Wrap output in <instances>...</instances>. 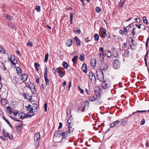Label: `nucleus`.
<instances>
[{"label":"nucleus","mask_w":149,"mask_h":149,"mask_svg":"<svg viewBox=\"0 0 149 149\" xmlns=\"http://www.w3.org/2000/svg\"><path fill=\"white\" fill-rule=\"evenodd\" d=\"M96 75L97 78L101 81H103L104 80V74L102 71L100 69H97L96 70Z\"/></svg>","instance_id":"nucleus-1"},{"label":"nucleus","mask_w":149,"mask_h":149,"mask_svg":"<svg viewBox=\"0 0 149 149\" xmlns=\"http://www.w3.org/2000/svg\"><path fill=\"white\" fill-rule=\"evenodd\" d=\"M40 138V134L39 133H37L35 134L34 139L35 144L36 148H38L39 146Z\"/></svg>","instance_id":"nucleus-2"},{"label":"nucleus","mask_w":149,"mask_h":149,"mask_svg":"<svg viewBox=\"0 0 149 149\" xmlns=\"http://www.w3.org/2000/svg\"><path fill=\"white\" fill-rule=\"evenodd\" d=\"M69 130L66 131L65 132H62V134H61V136L62 138H65L67 137L69 134L72 133L73 131V129L72 127H68Z\"/></svg>","instance_id":"nucleus-3"},{"label":"nucleus","mask_w":149,"mask_h":149,"mask_svg":"<svg viewBox=\"0 0 149 149\" xmlns=\"http://www.w3.org/2000/svg\"><path fill=\"white\" fill-rule=\"evenodd\" d=\"M48 72V69L47 67H45V72L44 73V77L46 82V85L47 86L49 85V80L48 79L47 77Z\"/></svg>","instance_id":"nucleus-4"},{"label":"nucleus","mask_w":149,"mask_h":149,"mask_svg":"<svg viewBox=\"0 0 149 149\" xmlns=\"http://www.w3.org/2000/svg\"><path fill=\"white\" fill-rule=\"evenodd\" d=\"M102 86L103 88L107 89L110 87V84L109 81L105 80L102 84Z\"/></svg>","instance_id":"nucleus-5"},{"label":"nucleus","mask_w":149,"mask_h":149,"mask_svg":"<svg viewBox=\"0 0 149 149\" xmlns=\"http://www.w3.org/2000/svg\"><path fill=\"white\" fill-rule=\"evenodd\" d=\"M120 61L118 59H115L113 63V67L115 69L118 68L120 66Z\"/></svg>","instance_id":"nucleus-6"},{"label":"nucleus","mask_w":149,"mask_h":149,"mask_svg":"<svg viewBox=\"0 0 149 149\" xmlns=\"http://www.w3.org/2000/svg\"><path fill=\"white\" fill-rule=\"evenodd\" d=\"M88 76L89 79L91 80L92 82L93 83H95V82L96 78L94 73L91 72H90Z\"/></svg>","instance_id":"nucleus-7"},{"label":"nucleus","mask_w":149,"mask_h":149,"mask_svg":"<svg viewBox=\"0 0 149 149\" xmlns=\"http://www.w3.org/2000/svg\"><path fill=\"white\" fill-rule=\"evenodd\" d=\"M9 60L11 62V64L13 65L14 66H15V64L17 63V60L14 56L9 59Z\"/></svg>","instance_id":"nucleus-8"},{"label":"nucleus","mask_w":149,"mask_h":149,"mask_svg":"<svg viewBox=\"0 0 149 149\" xmlns=\"http://www.w3.org/2000/svg\"><path fill=\"white\" fill-rule=\"evenodd\" d=\"M100 99V97H96L95 98L93 96H91L88 98L89 101L94 102L96 101H99Z\"/></svg>","instance_id":"nucleus-9"},{"label":"nucleus","mask_w":149,"mask_h":149,"mask_svg":"<svg viewBox=\"0 0 149 149\" xmlns=\"http://www.w3.org/2000/svg\"><path fill=\"white\" fill-rule=\"evenodd\" d=\"M107 68L108 65L107 64L105 63H102L101 64L100 68L98 69H100L102 71V70L105 71L107 69Z\"/></svg>","instance_id":"nucleus-10"},{"label":"nucleus","mask_w":149,"mask_h":149,"mask_svg":"<svg viewBox=\"0 0 149 149\" xmlns=\"http://www.w3.org/2000/svg\"><path fill=\"white\" fill-rule=\"evenodd\" d=\"M62 131L61 130H57L54 133V135L57 137H60L61 136Z\"/></svg>","instance_id":"nucleus-11"},{"label":"nucleus","mask_w":149,"mask_h":149,"mask_svg":"<svg viewBox=\"0 0 149 149\" xmlns=\"http://www.w3.org/2000/svg\"><path fill=\"white\" fill-rule=\"evenodd\" d=\"M19 125H17L16 127L17 133L18 134H19L21 129L22 128V124L18 123Z\"/></svg>","instance_id":"nucleus-12"},{"label":"nucleus","mask_w":149,"mask_h":149,"mask_svg":"<svg viewBox=\"0 0 149 149\" xmlns=\"http://www.w3.org/2000/svg\"><path fill=\"white\" fill-rule=\"evenodd\" d=\"M113 54L114 56L116 58L118 56V50L115 49L114 47L112 48Z\"/></svg>","instance_id":"nucleus-13"},{"label":"nucleus","mask_w":149,"mask_h":149,"mask_svg":"<svg viewBox=\"0 0 149 149\" xmlns=\"http://www.w3.org/2000/svg\"><path fill=\"white\" fill-rule=\"evenodd\" d=\"M120 122V121L119 120H117L113 122L112 123L110 124V127H114L117 125L118 123Z\"/></svg>","instance_id":"nucleus-14"},{"label":"nucleus","mask_w":149,"mask_h":149,"mask_svg":"<svg viewBox=\"0 0 149 149\" xmlns=\"http://www.w3.org/2000/svg\"><path fill=\"white\" fill-rule=\"evenodd\" d=\"M81 69L82 71L85 73H86L87 72V66L86 64H83L81 67Z\"/></svg>","instance_id":"nucleus-15"},{"label":"nucleus","mask_w":149,"mask_h":149,"mask_svg":"<svg viewBox=\"0 0 149 149\" xmlns=\"http://www.w3.org/2000/svg\"><path fill=\"white\" fill-rule=\"evenodd\" d=\"M21 79L24 82L27 80L28 76L26 74H24L21 76Z\"/></svg>","instance_id":"nucleus-16"},{"label":"nucleus","mask_w":149,"mask_h":149,"mask_svg":"<svg viewBox=\"0 0 149 149\" xmlns=\"http://www.w3.org/2000/svg\"><path fill=\"white\" fill-rule=\"evenodd\" d=\"M85 109V107H84V106H83V107L81 106L79 108L78 111H77V112L78 113H80L81 112H84Z\"/></svg>","instance_id":"nucleus-17"},{"label":"nucleus","mask_w":149,"mask_h":149,"mask_svg":"<svg viewBox=\"0 0 149 149\" xmlns=\"http://www.w3.org/2000/svg\"><path fill=\"white\" fill-rule=\"evenodd\" d=\"M74 39L75 40L77 44V45L79 46L81 44V42L79 38L77 37H74Z\"/></svg>","instance_id":"nucleus-18"},{"label":"nucleus","mask_w":149,"mask_h":149,"mask_svg":"<svg viewBox=\"0 0 149 149\" xmlns=\"http://www.w3.org/2000/svg\"><path fill=\"white\" fill-rule=\"evenodd\" d=\"M72 41L71 39H68L67 42L66 43L67 45L69 47H70L72 44Z\"/></svg>","instance_id":"nucleus-19"},{"label":"nucleus","mask_w":149,"mask_h":149,"mask_svg":"<svg viewBox=\"0 0 149 149\" xmlns=\"http://www.w3.org/2000/svg\"><path fill=\"white\" fill-rule=\"evenodd\" d=\"M19 117L21 119L24 118L26 117V115L23 112L20 113L18 114Z\"/></svg>","instance_id":"nucleus-20"},{"label":"nucleus","mask_w":149,"mask_h":149,"mask_svg":"<svg viewBox=\"0 0 149 149\" xmlns=\"http://www.w3.org/2000/svg\"><path fill=\"white\" fill-rule=\"evenodd\" d=\"M1 102L2 105H5L7 103V101L4 98L1 99Z\"/></svg>","instance_id":"nucleus-21"},{"label":"nucleus","mask_w":149,"mask_h":149,"mask_svg":"<svg viewBox=\"0 0 149 149\" xmlns=\"http://www.w3.org/2000/svg\"><path fill=\"white\" fill-rule=\"evenodd\" d=\"M8 113L10 114H11L12 113V110L10 107L8 106H7L6 108Z\"/></svg>","instance_id":"nucleus-22"},{"label":"nucleus","mask_w":149,"mask_h":149,"mask_svg":"<svg viewBox=\"0 0 149 149\" xmlns=\"http://www.w3.org/2000/svg\"><path fill=\"white\" fill-rule=\"evenodd\" d=\"M105 54L107 57L109 58H111V53L108 50H107L105 52Z\"/></svg>","instance_id":"nucleus-23"},{"label":"nucleus","mask_w":149,"mask_h":149,"mask_svg":"<svg viewBox=\"0 0 149 149\" xmlns=\"http://www.w3.org/2000/svg\"><path fill=\"white\" fill-rule=\"evenodd\" d=\"M62 65L65 68L67 69L68 67V64L65 61L63 62Z\"/></svg>","instance_id":"nucleus-24"},{"label":"nucleus","mask_w":149,"mask_h":149,"mask_svg":"<svg viewBox=\"0 0 149 149\" xmlns=\"http://www.w3.org/2000/svg\"><path fill=\"white\" fill-rule=\"evenodd\" d=\"M100 57L101 58L100 61H103L104 60V54H102L101 53H100Z\"/></svg>","instance_id":"nucleus-25"},{"label":"nucleus","mask_w":149,"mask_h":149,"mask_svg":"<svg viewBox=\"0 0 149 149\" xmlns=\"http://www.w3.org/2000/svg\"><path fill=\"white\" fill-rule=\"evenodd\" d=\"M136 28H133L132 30L131 31V34L133 36V38H134V36L136 34Z\"/></svg>","instance_id":"nucleus-26"},{"label":"nucleus","mask_w":149,"mask_h":149,"mask_svg":"<svg viewBox=\"0 0 149 149\" xmlns=\"http://www.w3.org/2000/svg\"><path fill=\"white\" fill-rule=\"evenodd\" d=\"M35 67L37 71H38V67L40 66V65L37 63H34Z\"/></svg>","instance_id":"nucleus-27"},{"label":"nucleus","mask_w":149,"mask_h":149,"mask_svg":"<svg viewBox=\"0 0 149 149\" xmlns=\"http://www.w3.org/2000/svg\"><path fill=\"white\" fill-rule=\"evenodd\" d=\"M23 95L25 98L27 99L30 100L31 99V97L30 96H29L28 95L24 93L23 94Z\"/></svg>","instance_id":"nucleus-28"},{"label":"nucleus","mask_w":149,"mask_h":149,"mask_svg":"<svg viewBox=\"0 0 149 149\" xmlns=\"http://www.w3.org/2000/svg\"><path fill=\"white\" fill-rule=\"evenodd\" d=\"M85 56L84 54H81L80 56L79 59L80 61H82L84 59Z\"/></svg>","instance_id":"nucleus-29"},{"label":"nucleus","mask_w":149,"mask_h":149,"mask_svg":"<svg viewBox=\"0 0 149 149\" xmlns=\"http://www.w3.org/2000/svg\"><path fill=\"white\" fill-rule=\"evenodd\" d=\"M94 39L95 41H98L99 39V36L97 34H95L94 36Z\"/></svg>","instance_id":"nucleus-30"},{"label":"nucleus","mask_w":149,"mask_h":149,"mask_svg":"<svg viewBox=\"0 0 149 149\" xmlns=\"http://www.w3.org/2000/svg\"><path fill=\"white\" fill-rule=\"evenodd\" d=\"M129 26H127L123 28L124 32L127 33L129 30Z\"/></svg>","instance_id":"nucleus-31"},{"label":"nucleus","mask_w":149,"mask_h":149,"mask_svg":"<svg viewBox=\"0 0 149 149\" xmlns=\"http://www.w3.org/2000/svg\"><path fill=\"white\" fill-rule=\"evenodd\" d=\"M73 31L75 33H76L77 34H79L80 33V30L79 29H77V28L74 29Z\"/></svg>","instance_id":"nucleus-32"},{"label":"nucleus","mask_w":149,"mask_h":149,"mask_svg":"<svg viewBox=\"0 0 149 149\" xmlns=\"http://www.w3.org/2000/svg\"><path fill=\"white\" fill-rule=\"evenodd\" d=\"M30 90L32 92V93L33 94H36V91L35 88H32V89L31 88L30 89Z\"/></svg>","instance_id":"nucleus-33"},{"label":"nucleus","mask_w":149,"mask_h":149,"mask_svg":"<svg viewBox=\"0 0 149 149\" xmlns=\"http://www.w3.org/2000/svg\"><path fill=\"white\" fill-rule=\"evenodd\" d=\"M96 11L97 12L100 13L101 12V9L100 7H97L96 8Z\"/></svg>","instance_id":"nucleus-34"},{"label":"nucleus","mask_w":149,"mask_h":149,"mask_svg":"<svg viewBox=\"0 0 149 149\" xmlns=\"http://www.w3.org/2000/svg\"><path fill=\"white\" fill-rule=\"evenodd\" d=\"M16 70L17 73L19 74V75H20V74L22 73L21 69L19 67H18L16 68Z\"/></svg>","instance_id":"nucleus-35"},{"label":"nucleus","mask_w":149,"mask_h":149,"mask_svg":"<svg viewBox=\"0 0 149 149\" xmlns=\"http://www.w3.org/2000/svg\"><path fill=\"white\" fill-rule=\"evenodd\" d=\"M123 3L120 2V3H119L118 8V9L119 10H120L122 8L123 5Z\"/></svg>","instance_id":"nucleus-36"},{"label":"nucleus","mask_w":149,"mask_h":149,"mask_svg":"<svg viewBox=\"0 0 149 149\" xmlns=\"http://www.w3.org/2000/svg\"><path fill=\"white\" fill-rule=\"evenodd\" d=\"M29 87L30 89L35 88L34 84L32 83H30L29 84Z\"/></svg>","instance_id":"nucleus-37"},{"label":"nucleus","mask_w":149,"mask_h":149,"mask_svg":"<svg viewBox=\"0 0 149 149\" xmlns=\"http://www.w3.org/2000/svg\"><path fill=\"white\" fill-rule=\"evenodd\" d=\"M78 58V56H75L72 59V61L73 63H74Z\"/></svg>","instance_id":"nucleus-38"},{"label":"nucleus","mask_w":149,"mask_h":149,"mask_svg":"<svg viewBox=\"0 0 149 149\" xmlns=\"http://www.w3.org/2000/svg\"><path fill=\"white\" fill-rule=\"evenodd\" d=\"M100 35L101 36L102 38H105V37L107 34L106 33H100Z\"/></svg>","instance_id":"nucleus-39"},{"label":"nucleus","mask_w":149,"mask_h":149,"mask_svg":"<svg viewBox=\"0 0 149 149\" xmlns=\"http://www.w3.org/2000/svg\"><path fill=\"white\" fill-rule=\"evenodd\" d=\"M143 22L144 23H145L146 24H148V22L146 20V17L144 16L143 17Z\"/></svg>","instance_id":"nucleus-40"},{"label":"nucleus","mask_w":149,"mask_h":149,"mask_svg":"<svg viewBox=\"0 0 149 149\" xmlns=\"http://www.w3.org/2000/svg\"><path fill=\"white\" fill-rule=\"evenodd\" d=\"M1 64L2 65V66H1V67L2 68V69L5 70H6L7 69H6V67L5 66V65H4L2 62H1V63H0V65Z\"/></svg>","instance_id":"nucleus-41"},{"label":"nucleus","mask_w":149,"mask_h":149,"mask_svg":"<svg viewBox=\"0 0 149 149\" xmlns=\"http://www.w3.org/2000/svg\"><path fill=\"white\" fill-rule=\"evenodd\" d=\"M48 56H49V54H48V53H47V54H46L45 55V62L46 63L47 62Z\"/></svg>","instance_id":"nucleus-42"},{"label":"nucleus","mask_w":149,"mask_h":149,"mask_svg":"<svg viewBox=\"0 0 149 149\" xmlns=\"http://www.w3.org/2000/svg\"><path fill=\"white\" fill-rule=\"evenodd\" d=\"M72 117H70L69 118V119L68 120V127H70V123H71V119L72 118Z\"/></svg>","instance_id":"nucleus-43"},{"label":"nucleus","mask_w":149,"mask_h":149,"mask_svg":"<svg viewBox=\"0 0 149 149\" xmlns=\"http://www.w3.org/2000/svg\"><path fill=\"white\" fill-rule=\"evenodd\" d=\"M33 43L30 41H29L27 43V46H30V47H31L33 46Z\"/></svg>","instance_id":"nucleus-44"},{"label":"nucleus","mask_w":149,"mask_h":149,"mask_svg":"<svg viewBox=\"0 0 149 149\" xmlns=\"http://www.w3.org/2000/svg\"><path fill=\"white\" fill-rule=\"evenodd\" d=\"M58 73H59V75L61 77H62L65 75V74L64 73H63L62 72V71H61V72H59Z\"/></svg>","instance_id":"nucleus-45"},{"label":"nucleus","mask_w":149,"mask_h":149,"mask_svg":"<svg viewBox=\"0 0 149 149\" xmlns=\"http://www.w3.org/2000/svg\"><path fill=\"white\" fill-rule=\"evenodd\" d=\"M129 51L126 50L125 52L124 55L125 56L127 57L129 55Z\"/></svg>","instance_id":"nucleus-46"},{"label":"nucleus","mask_w":149,"mask_h":149,"mask_svg":"<svg viewBox=\"0 0 149 149\" xmlns=\"http://www.w3.org/2000/svg\"><path fill=\"white\" fill-rule=\"evenodd\" d=\"M1 52L2 53L5 54V51L0 46V52Z\"/></svg>","instance_id":"nucleus-47"},{"label":"nucleus","mask_w":149,"mask_h":149,"mask_svg":"<svg viewBox=\"0 0 149 149\" xmlns=\"http://www.w3.org/2000/svg\"><path fill=\"white\" fill-rule=\"evenodd\" d=\"M148 51H147L146 52V54L145 56L144 60L145 61H147V59L148 58Z\"/></svg>","instance_id":"nucleus-48"},{"label":"nucleus","mask_w":149,"mask_h":149,"mask_svg":"<svg viewBox=\"0 0 149 149\" xmlns=\"http://www.w3.org/2000/svg\"><path fill=\"white\" fill-rule=\"evenodd\" d=\"M126 123L127 122L126 120H123L121 122V124L122 125H126Z\"/></svg>","instance_id":"nucleus-49"},{"label":"nucleus","mask_w":149,"mask_h":149,"mask_svg":"<svg viewBox=\"0 0 149 149\" xmlns=\"http://www.w3.org/2000/svg\"><path fill=\"white\" fill-rule=\"evenodd\" d=\"M5 17L8 20H10L11 19V16L8 15L5 16Z\"/></svg>","instance_id":"nucleus-50"},{"label":"nucleus","mask_w":149,"mask_h":149,"mask_svg":"<svg viewBox=\"0 0 149 149\" xmlns=\"http://www.w3.org/2000/svg\"><path fill=\"white\" fill-rule=\"evenodd\" d=\"M100 30H101V33H106V29L104 28H102Z\"/></svg>","instance_id":"nucleus-51"},{"label":"nucleus","mask_w":149,"mask_h":149,"mask_svg":"<svg viewBox=\"0 0 149 149\" xmlns=\"http://www.w3.org/2000/svg\"><path fill=\"white\" fill-rule=\"evenodd\" d=\"M130 38H131L132 40H131V43L132 45H134V46H135V44H136L135 43V41L133 40L131 37H130Z\"/></svg>","instance_id":"nucleus-52"},{"label":"nucleus","mask_w":149,"mask_h":149,"mask_svg":"<svg viewBox=\"0 0 149 149\" xmlns=\"http://www.w3.org/2000/svg\"><path fill=\"white\" fill-rule=\"evenodd\" d=\"M94 89L95 93H96L98 91H99L100 90V88L98 87H95Z\"/></svg>","instance_id":"nucleus-53"},{"label":"nucleus","mask_w":149,"mask_h":149,"mask_svg":"<svg viewBox=\"0 0 149 149\" xmlns=\"http://www.w3.org/2000/svg\"><path fill=\"white\" fill-rule=\"evenodd\" d=\"M40 6H38L37 7H36V9L37 10V11L38 12H39L40 11Z\"/></svg>","instance_id":"nucleus-54"},{"label":"nucleus","mask_w":149,"mask_h":149,"mask_svg":"<svg viewBox=\"0 0 149 149\" xmlns=\"http://www.w3.org/2000/svg\"><path fill=\"white\" fill-rule=\"evenodd\" d=\"M7 132H6V131L5 130L3 129V134L4 135V136H6L7 134Z\"/></svg>","instance_id":"nucleus-55"},{"label":"nucleus","mask_w":149,"mask_h":149,"mask_svg":"<svg viewBox=\"0 0 149 149\" xmlns=\"http://www.w3.org/2000/svg\"><path fill=\"white\" fill-rule=\"evenodd\" d=\"M78 88L79 89V90L80 91V93H82V94H83L84 93V90L82 89L79 86H78Z\"/></svg>","instance_id":"nucleus-56"},{"label":"nucleus","mask_w":149,"mask_h":149,"mask_svg":"<svg viewBox=\"0 0 149 149\" xmlns=\"http://www.w3.org/2000/svg\"><path fill=\"white\" fill-rule=\"evenodd\" d=\"M145 121L144 119H143L141 121V122L140 124L141 125H143L144 124Z\"/></svg>","instance_id":"nucleus-57"},{"label":"nucleus","mask_w":149,"mask_h":149,"mask_svg":"<svg viewBox=\"0 0 149 149\" xmlns=\"http://www.w3.org/2000/svg\"><path fill=\"white\" fill-rule=\"evenodd\" d=\"M89 102L88 101H86L85 102V105L84 106V107H85L86 106H88L89 105Z\"/></svg>","instance_id":"nucleus-58"},{"label":"nucleus","mask_w":149,"mask_h":149,"mask_svg":"<svg viewBox=\"0 0 149 149\" xmlns=\"http://www.w3.org/2000/svg\"><path fill=\"white\" fill-rule=\"evenodd\" d=\"M119 33L120 34H122L123 35V34H125L126 35V33H125L124 32V31H123L122 30H120L119 31Z\"/></svg>","instance_id":"nucleus-59"},{"label":"nucleus","mask_w":149,"mask_h":149,"mask_svg":"<svg viewBox=\"0 0 149 149\" xmlns=\"http://www.w3.org/2000/svg\"><path fill=\"white\" fill-rule=\"evenodd\" d=\"M95 94L96 95V97H100V93L99 91H98L96 93H95Z\"/></svg>","instance_id":"nucleus-60"},{"label":"nucleus","mask_w":149,"mask_h":149,"mask_svg":"<svg viewBox=\"0 0 149 149\" xmlns=\"http://www.w3.org/2000/svg\"><path fill=\"white\" fill-rule=\"evenodd\" d=\"M135 20L137 23H140V19L139 18H136Z\"/></svg>","instance_id":"nucleus-61"},{"label":"nucleus","mask_w":149,"mask_h":149,"mask_svg":"<svg viewBox=\"0 0 149 149\" xmlns=\"http://www.w3.org/2000/svg\"><path fill=\"white\" fill-rule=\"evenodd\" d=\"M62 125H63V124H62V123H61V122H60L59 123V126L58 127V129H61L62 128Z\"/></svg>","instance_id":"nucleus-62"},{"label":"nucleus","mask_w":149,"mask_h":149,"mask_svg":"<svg viewBox=\"0 0 149 149\" xmlns=\"http://www.w3.org/2000/svg\"><path fill=\"white\" fill-rule=\"evenodd\" d=\"M13 115L15 116L18 113L17 111L16 110L15 111H14L13 112Z\"/></svg>","instance_id":"nucleus-63"},{"label":"nucleus","mask_w":149,"mask_h":149,"mask_svg":"<svg viewBox=\"0 0 149 149\" xmlns=\"http://www.w3.org/2000/svg\"><path fill=\"white\" fill-rule=\"evenodd\" d=\"M88 39H89V37H86L85 38L84 40L86 42H89L90 41H91V40H89Z\"/></svg>","instance_id":"nucleus-64"}]
</instances>
